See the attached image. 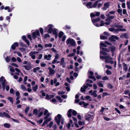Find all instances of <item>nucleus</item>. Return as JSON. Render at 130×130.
I'll list each match as a JSON object with an SVG mask.
<instances>
[{
    "mask_svg": "<svg viewBox=\"0 0 130 130\" xmlns=\"http://www.w3.org/2000/svg\"><path fill=\"white\" fill-rule=\"evenodd\" d=\"M55 120L58 125H60V122H61L62 125L63 124L64 119L63 118L61 117V116L60 114H58L55 117Z\"/></svg>",
    "mask_w": 130,
    "mask_h": 130,
    "instance_id": "1",
    "label": "nucleus"
},
{
    "mask_svg": "<svg viewBox=\"0 0 130 130\" xmlns=\"http://www.w3.org/2000/svg\"><path fill=\"white\" fill-rule=\"evenodd\" d=\"M101 1L100 0H98L95 2L93 5L91 2H89L87 3L86 6L88 8H91L95 7L97 5L98 2Z\"/></svg>",
    "mask_w": 130,
    "mask_h": 130,
    "instance_id": "2",
    "label": "nucleus"
},
{
    "mask_svg": "<svg viewBox=\"0 0 130 130\" xmlns=\"http://www.w3.org/2000/svg\"><path fill=\"white\" fill-rule=\"evenodd\" d=\"M100 59H105V62L106 63H110L111 64L113 63V62L112 60V58L109 56H100Z\"/></svg>",
    "mask_w": 130,
    "mask_h": 130,
    "instance_id": "3",
    "label": "nucleus"
},
{
    "mask_svg": "<svg viewBox=\"0 0 130 130\" xmlns=\"http://www.w3.org/2000/svg\"><path fill=\"white\" fill-rule=\"evenodd\" d=\"M66 43L67 44H69V46H74L75 45V41L72 39H68L66 41Z\"/></svg>",
    "mask_w": 130,
    "mask_h": 130,
    "instance_id": "4",
    "label": "nucleus"
},
{
    "mask_svg": "<svg viewBox=\"0 0 130 130\" xmlns=\"http://www.w3.org/2000/svg\"><path fill=\"white\" fill-rule=\"evenodd\" d=\"M92 85L91 84L88 83L86 84L85 85L83 86L81 88V91L82 92H84L85 91V89L88 88V87H91Z\"/></svg>",
    "mask_w": 130,
    "mask_h": 130,
    "instance_id": "5",
    "label": "nucleus"
},
{
    "mask_svg": "<svg viewBox=\"0 0 130 130\" xmlns=\"http://www.w3.org/2000/svg\"><path fill=\"white\" fill-rule=\"evenodd\" d=\"M53 26L52 25L50 24L48 25L45 28L48 33H51L53 30Z\"/></svg>",
    "mask_w": 130,
    "mask_h": 130,
    "instance_id": "6",
    "label": "nucleus"
},
{
    "mask_svg": "<svg viewBox=\"0 0 130 130\" xmlns=\"http://www.w3.org/2000/svg\"><path fill=\"white\" fill-rule=\"evenodd\" d=\"M38 52L36 51H31L29 54V56L31 57L33 59H35L36 58L35 55L37 54Z\"/></svg>",
    "mask_w": 130,
    "mask_h": 130,
    "instance_id": "7",
    "label": "nucleus"
},
{
    "mask_svg": "<svg viewBox=\"0 0 130 130\" xmlns=\"http://www.w3.org/2000/svg\"><path fill=\"white\" fill-rule=\"evenodd\" d=\"M0 83L2 85H6L7 82L4 77L2 76L0 78Z\"/></svg>",
    "mask_w": 130,
    "mask_h": 130,
    "instance_id": "8",
    "label": "nucleus"
},
{
    "mask_svg": "<svg viewBox=\"0 0 130 130\" xmlns=\"http://www.w3.org/2000/svg\"><path fill=\"white\" fill-rule=\"evenodd\" d=\"M60 65L62 66V67L63 68H65L66 66V63L64 60V58L63 57H62L60 61Z\"/></svg>",
    "mask_w": 130,
    "mask_h": 130,
    "instance_id": "9",
    "label": "nucleus"
},
{
    "mask_svg": "<svg viewBox=\"0 0 130 130\" xmlns=\"http://www.w3.org/2000/svg\"><path fill=\"white\" fill-rule=\"evenodd\" d=\"M92 21L94 25L97 27H99V25L97 24L96 22H97L100 20V18H97L96 19H92Z\"/></svg>",
    "mask_w": 130,
    "mask_h": 130,
    "instance_id": "10",
    "label": "nucleus"
},
{
    "mask_svg": "<svg viewBox=\"0 0 130 130\" xmlns=\"http://www.w3.org/2000/svg\"><path fill=\"white\" fill-rule=\"evenodd\" d=\"M93 72L91 71H89L88 72L89 77L90 78L92 79L94 81H95L96 79L94 76H93Z\"/></svg>",
    "mask_w": 130,
    "mask_h": 130,
    "instance_id": "11",
    "label": "nucleus"
},
{
    "mask_svg": "<svg viewBox=\"0 0 130 130\" xmlns=\"http://www.w3.org/2000/svg\"><path fill=\"white\" fill-rule=\"evenodd\" d=\"M93 115L88 114L86 116V119L87 121H91L93 119Z\"/></svg>",
    "mask_w": 130,
    "mask_h": 130,
    "instance_id": "12",
    "label": "nucleus"
},
{
    "mask_svg": "<svg viewBox=\"0 0 130 130\" xmlns=\"http://www.w3.org/2000/svg\"><path fill=\"white\" fill-rule=\"evenodd\" d=\"M40 33L39 30H37L36 32L33 33L32 37L33 39L36 38L37 36H40Z\"/></svg>",
    "mask_w": 130,
    "mask_h": 130,
    "instance_id": "13",
    "label": "nucleus"
},
{
    "mask_svg": "<svg viewBox=\"0 0 130 130\" xmlns=\"http://www.w3.org/2000/svg\"><path fill=\"white\" fill-rule=\"evenodd\" d=\"M52 31H53V34L55 35V38H57L58 37V29L56 28H54Z\"/></svg>",
    "mask_w": 130,
    "mask_h": 130,
    "instance_id": "14",
    "label": "nucleus"
},
{
    "mask_svg": "<svg viewBox=\"0 0 130 130\" xmlns=\"http://www.w3.org/2000/svg\"><path fill=\"white\" fill-rule=\"evenodd\" d=\"M116 27L117 29H116L115 28V30H114V33L116 34H117L118 32L120 31V28H121L123 27V26H116Z\"/></svg>",
    "mask_w": 130,
    "mask_h": 130,
    "instance_id": "15",
    "label": "nucleus"
},
{
    "mask_svg": "<svg viewBox=\"0 0 130 130\" xmlns=\"http://www.w3.org/2000/svg\"><path fill=\"white\" fill-rule=\"evenodd\" d=\"M48 69L49 70V74L50 75H53L54 74L55 71L53 69L50 67L48 68Z\"/></svg>",
    "mask_w": 130,
    "mask_h": 130,
    "instance_id": "16",
    "label": "nucleus"
},
{
    "mask_svg": "<svg viewBox=\"0 0 130 130\" xmlns=\"http://www.w3.org/2000/svg\"><path fill=\"white\" fill-rule=\"evenodd\" d=\"M109 2L106 3L104 4V7L102 8L103 10H106L109 7L110 5Z\"/></svg>",
    "mask_w": 130,
    "mask_h": 130,
    "instance_id": "17",
    "label": "nucleus"
},
{
    "mask_svg": "<svg viewBox=\"0 0 130 130\" xmlns=\"http://www.w3.org/2000/svg\"><path fill=\"white\" fill-rule=\"evenodd\" d=\"M119 39L116 36L112 35L110 38V40L113 41H115L116 40H118Z\"/></svg>",
    "mask_w": 130,
    "mask_h": 130,
    "instance_id": "18",
    "label": "nucleus"
},
{
    "mask_svg": "<svg viewBox=\"0 0 130 130\" xmlns=\"http://www.w3.org/2000/svg\"><path fill=\"white\" fill-rule=\"evenodd\" d=\"M60 56L59 54H57L55 56V58L53 60V61H52V63L53 64L55 63L57 61V59L59 58Z\"/></svg>",
    "mask_w": 130,
    "mask_h": 130,
    "instance_id": "19",
    "label": "nucleus"
},
{
    "mask_svg": "<svg viewBox=\"0 0 130 130\" xmlns=\"http://www.w3.org/2000/svg\"><path fill=\"white\" fill-rule=\"evenodd\" d=\"M106 16L108 17V18L106 20V21H110V20L114 19L115 17L114 16H110L109 14H107Z\"/></svg>",
    "mask_w": 130,
    "mask_h": 130,
    "instance_id": "20",
    "label": "nucleus"
},
{
    "mask_svg": "<svg viewBox=\"0 0 130 130\" xmlns=\"http://www.w3.org/2000/svg\"><path fill=\"white\" fill-rule=\"evenodd\" d=\"M52 55L50 54L45 55L44 57V59L45 60H49L51 59V58L52 57Z\"/></svg>",
    "mask_w": 130,
    "mask_h": 130,
    "instance_id": "21",
    "label": "nucleus"
},
{
    "mask_svg": "<svg viewBox=\"0 0 130 130\" xmlns=\"http://www.w3.org/2000/svg\"><path fill=\"white\" fill-rule=\"evenodd\" d=\"M19 45V44L18 42H15L12 44L11 46V48L13 50H14L15 49L16 47H18Z\"/></svg>",
    "mask_w": 130,
    "mask_h": 130,
    "instance_id": "22",
    "label": "nucleus"
},
{
    "mask_svg": "<svg viewBox=\"0 0 130 130\" xmlns=\"http://www.w3.org/2000/svg\"><path fill=\"white\" fill-rule=\"evenodd\" d=\"M54 96L53 95H49L48 94H47L46 95L45 99L47 100H49L52 98L54 97Z\"/></svg>",
    "mask_w": 130,
    "mask_h": 130,
    "instance_id": "23",
    "label": "nucleus"
},
{
    "mask_svg": "<svg viewBox=\"0 0 130 130\" xmlns=\"http://www.w3.org/2000/svg\"><path fill=\"white\" fill-rule=\"evenodd\" d=\"M120 37L122 38H128V34L126 33L123 34L121 35Z\"/></svg>",
    "mask_w": 130,
    "mask_h": 130,
    "instance_id": "24",
    "label": "nucleus"
},
{
    "mask_svg": "<svg viewBox=\"0 0 130 130\" xmlns=\"http://www.w3.org/2000/svg\"><path fill=\"white\" fill-rule=\"evenodd\" d=\"M57 81V79L56 78H54V80L52 79L51 80V85H53V84H55Z\"/></svg>",
    "mask_w": 130,
    "mask_h": 130,
    "instance_id": "25",
    "label": "nucleus"
},
{
    "mask_svg": "<svg viewBox=\"0 0 130 130\" xmlns=\"http://www.w3.org/2000/svg\"><path fill=\"white\" fill-rule=\"evenodd\" d=\"M116 47L113 46H111L109 47V49L112 52H113L115 50Z\"/></svg>",
    "mask_w": 130,
    "mask_h": 130,
    "instance_id": "26",
    "label": "nucleus"
},
{
    "mask_svg": "<svg viewBox=\"0 0 130 130\" xmlns=\"http://www.w3.org/2000/svg\"><path fill=\"white\" fill-rule=\"evenodd\" d=\"M38 47L40 48H38L37 49V50L38 51H40L42 50V49H43L44 47L43 46L40 44H39L38 45Z\"/></svg>",
    "mask_w": 130,
    "mask_h": 130,
    "instance_id": "27",
    "label": "nucleus"
},
{
    "mask_svg": "<svg viewBox=\"0 0 130 130\" xmlns=\"http://www.w3.org/2000/svg\"><path fill=\"white\" fill-rule=\"evenodd\" d=\"M72 111V109H70L68 111L67 113L68 116L69 117H70L71 116V112Z\"/></svg>",
    "mask_w": 130,
    "mask_h": 130,
    "instance_id": "28",
    "label": "nucleus"
},
{
    "mask_svg": "<svg viewBox=\"0 0 130 130\" xmlns=\"http://www.w3.org/2000/svg\"><path fill=\"white\" fill-rule=\"evenodd\" d=\"M123 69L126 71L127 70V64L125 63H123Z\"/></svg>",
    "mask_w": 130,
    "mask_h": 130,
    "instance_id": "29",
    "label": "nucleus"
},
{
    "mask_svg": "<svg viewBox=\"0 0 130 130\" xmlns=\"http://www.w3.org/2000/svg\"><path fill=\"white\" fill-rule=\"evenodd\" d=\"M3 115L4 117L5 116L7 118H10V116L9 115H8L7 113L6 112H3Z\"/></svg>",
    "mask_w": 130,
    "mask_h": 130,
    "instance_id": "30",
    "label": "nucleus"
},
{
    "mask_svg": "<svg viewBox=\"0 0 130 130\" xmlns=\"http://www.w3.org/2000/svg\"><path fill=\"white\" fill-rule=\"evenodd\" d=\"M38 88V86L37 85H36L35 86L32 87L33 90L35 92L37 91Z\"/></svg>",
    "mask_w": 130,
    "mask_h": 130,
    "instance_id": "31",
    "label": "nucleus"
},
{
    "mask_svg": "<svg viewBox=\"0 0 130 130\" xmlns=\"http://www.w3.org/2000/svg\"><path fill=\"white\" fill-rule=\"evenodd\" d=\"M97 92V91L96 90H95L91 93V95H93L94 97H96L97 96V95L96 94Z\"/></svg>",
    "mask_w": 130,
    "mask_h": 130,
    "instance_id": "32",
    "label": "nucleus"
},
{
    "mask_svg": "<svg viewBox=\"0 0 130 130\" xmlns=\"http://www.w3.org/2000/svg\"><path fill=\"white\" fill-rule=\"evenodd\" d=\"M23 67L25 68L26 70H30L31 68L30 66H26V65H24L23 66Z\"/></svg>",
    "mask_w": 130,
    "mask_h": 130,
    "instance_id": "33",
    "label": "nucleus"
},
{
    "mask_svg": "<svg viewBox=\"0 0 130 130\" xmlns=\"http://www.w3.org/2000/svg\"><path fill=\"white\" fill-rule=\"evenodd\" d=\"M95 75L96 78L97 79H101L102 78L101 76L98 75L97 73H95Z\"/></svg>",
    "mask_w": 130,
    "mask_h": 130,
    "instance_id": "34",
    "label": "nucleus"
},
{
    "mask_svg": "<svg viewBox=\"0 0 130 130\" xmlns=\"http://www.w3.org/2000/svg\"><path fill=\"white\" fill-rule=\"evenodd\" d=\"M64 33L62 31H60L58 34L59 37V38H62V36L63 35Z\"/></svg>",
    "mask_w": 130,
    "mask_h": 130,
    "instance_id": "35",
    "label": "nucleus"
},
{
    "mask_svg": "<svg viewBox=\"0 0 130 130\" xmlns=\"http://www.w3.org/2000/svg\"><path fill=\"white\" fill-rule=\"evenodd\" d=\"M100 49L101 50H102L103 51H105L107 52H108L109 51L108 50L107 48L102 47H101V46H100Z\"/></svg>",
    "mask_w": 130,
    "mask_h": 130,
    "instance_id": "36",
    "label": "nucleus"
},
{
    "mask_svg": "<svg viewBox=\"0 0 130 130\" xmlns=\"http://www.w3.org/2000/svg\"><path fill=\"white\" fill-rule=\"evenodd\" d=\"M40 69V68L39 67L35 68L33 69V72L34 73H36L38 70H39Z\"/></svg>",
    "mask_w": 130,
    "mask_h": 130,
    "instance_id": "37",
    "label": "nucleus"
},
{
    "mask_svg": "<svg viewBox=\"0 0 130 130\" xmlns=\"http://www.w3.org/2000/svg\"><path fill=\"white\" fill-rule=\"evenodd\" d=\"M44 46L46 48L51 47L52 46V44L51 43L49 44H45L44 45Z\"/></svg>",
    "mask_w": 130,
    "mask_h": 130,
    "instance_id": "38",
    "label": "nucleus"
},
{
    "mask_svg": "<svg viewBox=\"0 0 130 130\" xmlns=\"http://www.w3.org/2000/svg\"><path fill=\"white\" fill-rule=\"evenodd\" d=\"M78 123L79 125H84L85 124L84 121H78Z\"/></svg>",
    "mask_w": 130,
    "mask_h": 130,
    "instance_id": "39",
    "label": "nucleus"
},
{
    "mask_svg": "<svg viewBox=\"0 0 130 130\" xmlns=\"http://www.w3.org/2000/svg\"><path fill=\"white\" fill-rule=\"evenodd\" d=\"M33 114L37 116L38 114V110L37 109H35L33 111Z\"/></svg>",
    "mask_w": 130,
    "mask_h": 130,
    "instance_id": "40",
    "label": "nucleus"
},
{
    "mask_svg": "<svg viewBox=\"0 0 130 130\" xmlns=\"http://www.w3.org/2000/svg\"><path fill=\"white\" fill-rule=\"evenodd\" d=\"M100 46H101V47H102V46L104 47H107V46L104 43H102V42H100Z\"/></svg>",
    "mask_w": 130,
    "mask_h": 130,
    "instance_id": "41",
    "label": "nucleus"
},
{
    "mask_svg": "<svg viewBox=\"0 0 130 130\" xmlns=\"http://www.w3.org/2000/svg\"><path fill=\"white\" fill-rule=\"evenodd\" d=\"M21 88L23 90L25 91L26 90L25 87L23 85H21Z\"/></svg>",
    "mask_w": 130,
    "mask_h": 130,
    "instance_id": "42",
    "label": "nucleus"
},
{
    "mask_svg": "<svg viewBox=\"0 0 130 130\" xmlns=\"http://www.w3.org/2000/svg\"><path fill=\"white\" fill-rule=\"evenodd\" d=\"M53 123L52 121L49 124L47 125L48 126H49V128H51L53 124Z\"/></svg>",
    "mask_w": 130,
    "mask_h": 130,
    "instance_id": "43",
    "label": "nucleus"
},
{
    "mask_svg": "<svg viewBox=\"0 0 130 130\" xmlns=\"http://www.w3.org/2000/svg\"><path fill=\"white\" fill-rule=\"evenodd\" d=\"M117 12L118 13H120L121 15H122V9L120 8H118L117 10Z\"/></svg>",
    "mask_w": 130,
    "mask_h": 130,
    "instance_id": "44",
    "label": "nucleus"
},
{
    "mask_svg": "<svg viewBox=\"0 0 130 130\" xmlns=\"http://www.w3.org/2000/svg\"><path fill=\"white\" fill-rule=\"evenodd\" d=\"M10 57L7 56L5 59L6 61L7 62H9L10 61Z\"/></svg>",
    "mask_w": 130,
    "mask_h": 130,
    "instance_id": "45",
    "label": "nucleus"
},
{
    "mask_svg": "<svg viewBox=\"0 0 130 130\" xmlns=\"http://www.w3.org/2000/svg\"><path fill=\"white\" fill-rule=\"evenodd\" d=\"M4 126L7 128H9L10 127V125L8 123H5L4 125Z\"/></svg>",
    "mask_w": 130,
    "mask_h": 130,
    "instance_id": "46",
    "label": "nucleus"
},
{
    "mask_svg": "<svg viewBox=\"0 0 130 130\" xmlns=\"http://www.w3.org/2000/svg\"><path fill=\"white\" fill-rule=\"evenodd\" d=\"M56 98L60 102H62V100L60 96H57L56 97Z\"/></svg>",
    "mask_w": 130,
    "mask_h": 130,
    "instance_id": "47",
    "label": "nucleus"
},
{
    "mask_svg": "<svg viewBox=\"0 0 130 130\" xmlns=\"http://www.w3.org/2000/svg\"><path fill=\"white\" fill-rule=\"evenodd\" d=\"M7 99L11 102L12 103H13V98L11 97H8Z\"/></svg>",
    "mask_w": 130,
    "mask_h": 130,
    "instance_id": "48",
    "label": "nucleus"
},
{
    "mask_svg": "<svg viewBox=\"0 0 130 130\" xmlns=\"http://www.w3.org/2000/svg\"><path fill=\"white\" fill-rule=\"evenodd\" d=\"M102 54L104 55H107V54L106 53L104 52L101 51H100V56H101V55Z\"/></svg>",
    "mask_w": 130,
    "mask_h": 130,
    "instance_id": "49",
    "label": "nucleus"
},
{
    "mask_svg": "<svg viewBox=\"0 0 130 130\" xmlns=\"http://www.w3.org/2000/svg\"><path fill=\"white\" fill-rule=\"evenodd\" d=\"M102 81L100 82H98V86L101 87H103V84L102 83Z\"/></svg>",
    "mask_w": 130,
    "mask_h": 130,
    "instance_id": "50",
    "label": "nucleus"
},
{
    "mask_svg": "<svg viewBox=\"0 0 130 130\" xmlns=\"http://www.w3.org/2000/svg\"><path fill=\"white\" fill-rule=\"evenodd\" d=\"M72 115L74 116H75L77 114V112L75 111L72 110Z\"/></svg>",
    "mask_w": 130,
    "mask_h": 130,
    "instance_id": "51",
    "label": "nucleus"
},
{
    "mask_svg": "<svg viewBox=\"0 0 130 130\" xmlns=\"http://www.w3.org/2000/svg\"><path fill=\"white\" fill-rule=\"evenodd\" d=\"M102 79L103 80H108L109 78L106 76H104L102 78Z\"/></svg>",
    "mask_w": 130,
    "mask_h": 130,
    "instance_id": "52",
    "label": "nucleus"
},
{
    "mask_svg": "<svg viewBox=\"0 0 130 130\" xmlns=\"http://www.w3.org/2000/svg\"><path fill=\"white\" fill-rule=\"evenodd\" d=\"M46 65V64L44 63L43 62L41 63H40V66L42 67H44Z\"/></svg>",
    "mask_w": 130,
    "mask_h": 130,
    "instance_id": "53",
    "label": "nucleus"
},
{
    "mask_svg": "<svg viewBox=\"0 0 130 130\" xmlns=\"http://www.w3.org/2000/svg\"><path fill=\"white\" fill-rule=\"evenodd\" d=\"M71 27L70 26L68 25H66L64 27H63V29H69Z\"/></svg>",
    "mask_w": 130,
    "mask_h": 130,
    "instance_id": "54",
    "label": "nucleus"
},
{
    "mask_svg": "<svg viewBox=\"0 0 130 130\" xmlns=\"http://www.w3.org/2000/svg\"><path fill=\"white\" fill-rule=\"evenodd\" d=\"M100 38L101 39H105L107 38L106 37L103 36H101Z\"/></svg>",
    "mask_w": 130,
    "mask_h": 130,
    "instance_id": "55",
    "label": "nucleus"
},
{
    "mask_svg": "<svg viewBox=\"0 0 130 130\" xmlns=\"http://www.w3.org/2000/svg\"><path fill=\"white\" fill-rule=\"evenodd\" d=\"M106 73L107 75H110L111 74V72L108 70H106Z\"/></svg>",
    "mask_w": 130,
    "mask_h": 130,
    "instance_id": "56",
    "label": "nucleus"
},
{
    "mask_svg": "<svg viewBox=\"0 0 130 130\" xmlns=\"http://www.w3.org/2000/svg\"><path fill=\"white\" fill-rule=\"evenodd\" d=\"M43 111H41L39 113V114H38V117H41L43 115Z\"/></svg>",
    "mask_w": 130,
    "mask_h": 130,
    "instance_id": "57",
    "label": "nucleus"
},
{
    "mask_svg": "<svg viewBox=\"0 0 130 130\" xmlns=\"http://www.w3.org/2000/svg\"><path fill=\"white\" fill-rule=\"evenodd\" d=\"M75 55V54L74 53H72L70 54L67 56L69 57H71L74 56Z\"/></svg>",
    "mask_w": 130,
    "mask_h": 130,
    "instance_id": "58",
    "label": "nucleus"
},
{
    "mask_svg": "<svg viewBox=\"0 0 130 130\" xmlns=\"http://www.w3.org/2000/svg\"><path fill=\"white\" fill-rule=\"evenodd\" d=\"M126 4L127 6V7L128 8V9H130V2L128 1L127 2Z\"/></svg>",
    "mask_w": 130,
    "mask_h": 130,
    "instance_id": "59",
    "label": "nucleus"
},
{
    "mask_svg": "<svg viewBox=\"0 0 130 130\" xmlns=\"http://www.w3.org/2000/svg\"><path fill=\"white\" fill-rule=\"evenodd\" d=\"M106 109L107 110L108 109V108H105L103 107H102L101 109L100 110V111L102 112H103L104 110H105Z\"/></svg>",
    "mask_w": 130,
    "mask_h": 130,
    "instance_id": "60",
    "label": "nucleus"
},
{
    "mask_svg": "<svg viewBox=\"0 0 130 130\" xmlns=\"http://www.w3.org/2000/svg\"><path fill=\"white\" fill-rule=\"evenodd\" d=\"M71 125V123H69L67 125V127L68 129H70V127Z\"/></svg>",
    "mask_w": 130,
    "mask_h": 130,
    "instance_id": "61",
    "label": "nucleus"
},
{
    "mask_svg": "<svg viewBox=\"0 0 130 130\" xmlns=\"http://www.w3.org/2000/svg\"><path fill=\"white\" fill-rule=\"evenodd\" d=\"M89 104L88 103H86L85 102L84 103H83V106L86 107L87 106L89 105Z\"/></svg>",
    "mask_w": 130,
    "mask_h": 130,
    "instance_id": "62",
    "label": "nucleus"
},
{
    "mask_svg": "<svg viewBox=\"0 0 130 130\" xmlns=\"http://www.w3.org/2000/svg\"><path fill=\"white\" fill-rule=\"evenodd\" d=\"M48 122L46 120H45L44 121L43 124L42 125V126H44L45 125L47 124L48 123Z\"/></svg>",
    "mask_w": 130,
    "mask_h": 130,
    "instance_id": "63",
    "label": "nucleus"
},
{
    "mask_svg": "<svg viewBox=\"0 0 130 130\" xmlns=\"http://www.w3.org/2000/svg\"><path fill=\"white\" fill-rule=\"evenodd\" d=\"M29 109V107H28L26 108L25 111L26 113H27Z\"/></svg>",
    "mask_w": 130,
    "mask_h": 130,
    "instance_id": "64",
    "label": "nucleus"
}]
</instances>
